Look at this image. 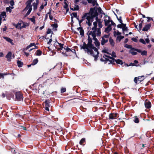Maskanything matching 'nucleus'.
Returning a JSON list of instances; mask_svg holds the SVG:
<instances>
[{"label":"nucleus","instance_id":"nucleus-1","mask_svg":"<svg viewBox=\"0 0 154 154\" xmlns=\"http://www.w3.org/2000/svg\"><path fill=\"white\" fill-rule=\"evenodd\" d=\"M87 34L88 36V43L87 44L84 43L81 48L83 49L88 54L94 57L95 60H96L98 57V52L97 48L92 44V38L94 41V43L96 46L100 45L99 42L96 38V36L97 35V33L89 31L88 32Z\"/></svg>","mask_w":154,"mask_h":154},{"label":"nucleus","instance_id":"nucleus-2","mask_svg":"<svg viewBox=\"0 0 154 154\" xmlns=\"http://www.w3.org/2000/svg\"><path fill=\"white\" fill-rule=\"evenodd\" d=\"M98 14L96 11H95L93 9L91 8L89 13H85L82 17V19L79 21L80 24L83 21L86 19V24L89 27L92 26V23L94 21V18L98 15Z\"/></svg>","mask_w":154,"mask_h":154},{"label":"nucleus","instance_id":"nucleus-3","mask_svg":"<svg viewBox=\"0 0 154 154\" xmlns=\"http://www.w3.org/2000/svg\"><path fill=\"white\" fill-rule=\"evenodd\" d=\"M96 17V21L93 22L94 27H92V32L97 33V35L100 36L101 34L100 29L103 26L102 24V20L98 18L97 17Z\"/></svg>","mask_w":154,"mask_h":154},{"label":"nucleus","instance_id":"nucleus-4","mask_svg":"<svg viewBox=\"0 0 154 154\" xmlns=\"http://www.w3.org/2000/svg\"><path fill=\"white\" fill-rule=\"evenodd\" d=\"M102 52L104 54L103 55V57L105 59V60L108 63H114L115 60L112 57H116V55L115 52H113L112 53L109 54L106 50H103Z\"/></svg>","mask_w":154,"mask_h":154},{"label":"nucleus","instance_id":"nucleus-5","mask_svg":"<svg viewBox=\"0 0 154 154\" xmlns=\"http://www.w3.org/2000/svg\"><path fill=\"white\" fill-rule=\"evenodd\" d=\"M58 44V48H56L57 49V51L58 52H61L62 54L66 56L70 55L72 52L73 53L74 52L72 51L70 49L68 48H66L63 47V44H61L59 43H57Z\"/></svg>","mask_w":154,"mask_h":154},{"label":"nucleus","instance_id":"nucleus-6","mask_svg":"<svg viewBox=\"0 0 154 154\" xmlns=\"http://www.w3.org/2000/svg\"><path fill=\"white\" fill-rule=\"evenodd\" d=\"M32 1H33L32 0H28L26 2V6L23 10V11L24 12H25L26 11H28L26 14V15H28L30 14L32 10V6L31 5V4Z\"/></svg>","mask_w":154,"mask_h":154},{"label":"nucleus","instance_id":"nucleus-7","mask_svg":"<svg viewBox=\"0 0 154 154\" xmlns=\"http://www.w3.org/2000/svg\"><path fill=\"white\" fill-rule=\"evenodd\" d=\"M104 19V21L105 26L110 25L116 26L115 23L111 19L109 16L107 15H105Z\"/></svg>","mask_w":154,"mask_h":154},{"label":"nucleus","instance_id":"nucleus-8","mask_svg":"<svg viewBox=\"0 0 154 154\" xmlns=\"http://www.w3.org/2000/svg\"><path fill=\"white\" fill-rule=\"evenodd\" d=\"M35 46V43H30L29 45L27 46L26 48H24L23 49V51L24 53L25 54L26 57H28L30 54V53H29V52H27L26 51L30 48Z\"/></svg>","mask_w":154,"mask_h":154},{"label":"nucleus","instance_id":"nucleus-9","mask_svg":"<svg viewBox=\"0 0 154 154\" xmlns=\"http://www.w3.org/2000/svg\"><path fill=\"white\" fill-rule=\"evenodd\" d=\"M27 26H28V24L26 25L24 23L20 22L18 23L16 25V27L18 29H21V28H25Z\"/></svg>","mask_w":154,"mask_h":154},{"label":"nucleus","instance_id":"nucleus-10","mask_svg":"<svg viewBox=\"0 0 154 154\" xmlns=\"http://www.w3.org/2000/svg\"><path fill=\"white\" fill-rule=\"evenodd\" d=\"M16 99L18 101L22 100H23V96L20 92H18L15 94Z\"/></svg>","mask_w":154,"mask_h":154},{"label":"nucleus","instance_id":"nucleus-11","mask_svg":"<svg viewBox=\"0 0 154 154\" xmlns=\"http://www.w3.org/2000/svg\"><path fill=\"white\" fill-rule=\"evenodd\" d=\"M117 114L116 113L110 114L109 115V119H113L116 118L117 117Z\"/></svg>","mask_w":154,"mask_h":154},{"label":"nucleus","instance_id":"nucleus-12","mask_svg":"<svg viewBox=\"0 0 154 154\" xmlns=\"http://www.w3.org/2000/svg\"><path fill=\"white\" fill-rule=\"evenodd\" d=\"M145 106L146 108L149 109L151 107V103L150 102L147 101L145 102Z\"/></svg>","mask_w":154,"mask_h":154},{"label":"nucleus","instance_id":"nucleus-13","mask_svg":"<svg viewBox=\"0 0 154 154\" xmlns=\"http://www.w3.org/2000/svg\"><path fill=\"white\" fill-rule=\"evenodd\" d=\"M151 26V24H148L146 25L143 27V31H147L150 28Z\"/></svg>","mask_w":154,"mask_h":154},{"label":"nucleus","instance_id":"nucleus-14","mask_svg":"<svg viewBox=\"0 0 154 154\" xmlns=\"http://www.w3.org/2000/svg\"><path fill=\"white\" fill-rule=\"evenodd\" d=\"M108 26L105 28V32L106 33H108L112 29V28L111 27L112 25H108Z\"/></svg>","mask_w":154,"mask_h":154},{"label":"nucleus","instance_id":"nucleus-15","mask_svg":"<svg viewBox=\"0 0 154 154\" xmlns=\"http://www.w3.org/2000/svg\"><path fill=\"white\" fill-rule=\"evenodd\" d=\"M39 0H36V2L33 3V10H36L37 8V6L38 4Z\"/></svg>","mask_w":154,"mask_h":154},{"label":"nucleus","instance_id":"nucleus-16","mask_svg":"<svg viewBox=\"0 0 154 154\" xmlns=\"http://www.w3.org/2000/svg\"><path fill=\"white\" fill-rule=\"evenodd\" d=\"M78 31H79L80 35L83 36L84 34V31L82 28L81 27H79L77 28Z\"/></svg>","mask_w":154,"mask_h":154},{"label":"nucleus","instance_id":"nucleus-17","mask_svg":"<svg viewBox=\"0 0 154 154\" xmlns=\"http://www.w3.org/2000/svg\"><path fill=\"white\" fill-rule=\"evenodd\" d=\"M136 51V50H135L134 48H131L129 52L132 55H135L137 54Z\"/></svg>","mask_w":154,"mask_h":154},{"label":"nucleus","instance_id":"nucleus-18","mask_svg":"<svg viewBox=\"0 0 154 154\" xmlns=\"http://www.w3.org/2000/svg\"><path fill=\"white\" fill-rule=\"evenodd\" d=\"M11 56L12 54L11 52H8L6 55V57L9 61H11Z\"/></svg>","mask_w":154,"mask_h":154},{"label":"nucleus","instance_id":"nucleus-19","mask_svg":"<svg viewBox=\"0 0 154 154\" xmlns=\"http://www.w3.org/2000/svg\"><path fill=\"white\" fill-rule=\"evenodd\" d=\"M108 42V39H105L102 37V39L101 41V44L102 45H103L105 43Z\"/></svg>","mask_w":154,"mask_h":154},{"label":"nucleus","instance_id":"nucleus-20","mask_svg":"<svg viewBox=\"0 0 154 154\" xmlns=\"http://www.w3.org/2000/svg\"><path fill=\"white\" fill-rule=\"evenodd\" d=\"M122 30L124 32L125 31L127 30V28L126 26V24H123L122 23Z\"/></svg>","mask_w":154,"mask_h":154},{"label":"nucleus","instance_id":"nucleus-21","mask_svg":"<svg viewBox=\"0 0 154 154\" xmlns=\"http://www.w3.org/2000/svg\"><path fill=\"white\" fill-rule=\"evenodd\" d=\"M137 79L138 81L141 82L144 79V77L143 75L140 76L138 77Z\"/></svg>","mask_w":154,"mask_h":154},{"label":"nucleus","instance_id":"nucleus-22","mask_svg":"<svg viewBox=\"0 0 154 154\" xmlns=\"http://www.w3.org/2000/svg\"><path fill=\"white\" fill-rule=\"evenodd\" d=\"M124 38V37L122 35H118L117 37L116 40L120 42L121 40V39H123Z\"/></svg>","mask_w":154,"mask_h":154},{"label":"nucleus","instance_id":"nucleus-23","mask_svg":"<svg viewBox=\"0 0 154 154\" xmlns=\"http://www.w3.org/2000/svg\"><path fill=\"white\" fill-rule=\"evenodd\" d=\"M3 38L8 42H10L11 43H12V40L10 38L5 37H3Z\"/></svg>","mask_w":154,"mask_h":154},{"label":"nucleus","instance_id":"nucleus-24","mask_svg":"<svg viewBox=\"0 0 154 154\" xmlns=\"http://www.w3.org/2000/svg\"><path fill=\"white\" fill-rule=\"evenodd\" d=\"M35 17L33 16L32 18H30L29 19V20H30L34 24H35Z\"/></svg>","mask_w":154,"mask_h":154},{"label":"nucleus","instance_id":"nucleus-25","mask_svg":"<svg viewBox=\"0 0 154 154\" xmlns=\"http://www.w3.org/2000/svg\"><path fill=\"white\" fill-rule=\"evenodd\" d=\"M115 61L118 64H123L122 61L121 60L118 59L116 60H115Z\"/></svg>","mask_w":154,"mask_h":154},{"label":"nucleus","instance_id":"nucleus-26","mask_svg":"<svg viewBox=\"0 0 154 154\" xmlns=\"http://www.w3.org/2000/svg\"><path fill=\"white\" fill-rule=\"evenodd\" d=\"M114 35L115 36H116V35H120L121 33V32H119V31H115L114 32Z\"/></svg>","mask_w":154,"mask_h":154},{"label":"nucleus","instance_id":"nucleus-27","mask_svg":"<svg viewBox=\"0 0 154 154\" xmlns=\"http://www.w3.org/2000/svg\"><path fill=\"white\" fill-rule=\"evenodd\" d=\"M85 138H82L79 142V143L81 145H82L85 142Z\"/></svg>","mask_w":154,"mask_h":154},{"label":"nucleus","instance_id":"nucleus-28","mask_svg":"<svg viewBox=\"0 0 154 154\" xmlns=\"http://www.w3.org/2000/svg\"><path fill=\"white\" fill-rule=\"evenodd\" d=\"M110 44L112 46H113L114 45L115 43L113 39L111 38H110L109 41Z\"/></svg>","mask_w":154,"mask_h":154},{"label":"nucleus","instance_id":"nucleus-29","mask_svg":"<svg viewBox=\"0 0 154 154\" xmlns=\"http://www.w3.org/2000/svg\"><path fill=\"white\" fill-rule=\"evenodd\" d=\"M64 8H65L67 11L68 10V5L66 2H64Z\"/></svg>","mask_w":154,"mask_h":154},{"label":"nucleus","instance_id":"nucleus-30","mask_svg":"<svg viewBox=\"0 0 154 154\" xmlns=\"http://www.w3.org/2000/svg\"><path fill=\"white\" fill-rule=\"evenodd\" d=\"M45 106L50 107L51 106L50 103L48 101H45Z\"/></svg>","mask_w":154,"mask_h":154},{"label":"nucleus","instance_id":"nucleus-31","mask_svg":"<svg viewBox=\"0 0 154 154\" xmlns=\"http://www.w3.org/2000/svg\"><path fill=\"white\" fill-rule=\"evenodd\" d=\"M38 62V60L37 59H34L32 63V65H34L36 64Z\"/></svg>","mask_w":154,"mask_h":154},{"label":"nucleus","instance_id":"nucleus-32","mask_svg":"<svg viewBox=\"0 0 154 154\" xmlns=\"http://www.w3.org/2000/svg\"><path fill=\"white\" fill-rule=\"evenodd\" d=\"M79 7L78 5H75L74 8H72L71 9L74 11L78 10L79 9Z\"/></svg>","mask_w":154,"mask_h":154},{"label":"nucleus","instance_id":"nucleus-33","mask_svg":"<svg viewBox=\"0 0 154 154\" xmlns=\"http://www.w3.org/2000/svg\"><path fill=\"white\" fill-rule=\"evenodd\" d=\"M57 25L56 24H54L52 25V26L53 27V29L54 30H56V28L57 27Z\"/></svg>","mask_w":154,"mask_h":154},{"label":"nucleus","instance_id":"nucleus-34","mask_svg":"<svg viewBox=\"0 0 154 154\" xmlns=\"http://www.w3.org/2000/svg\"><path fill=\"white\" fill-rule=\"evenodd\" d=\"M42 51L39 50H38L36 52V55L38 56H40L42 54Z\"/></svg>","mask_w":154,"mask_h":154},{"label":"nucleus","instance_id":"nucleus-35","mask_svg":"<svg viewBox=\"0 0 154 154\" xmlns=\"http://www.w3.org/2000/svg\"><path fill=\"white\" fill-rule=\"evenodd\" d=\"M17 65L19 67H21L23 65V63L19 61H18L17 62Z\"/></svg>","mask_w":154,"mask_h":154},{"label":"nucleus","instance_id":"nucleus-36","mask_svg":"<svg viewBox=\"0 0 154 154\" xmlns=\"http://www.w3.org/2000/svg\"><path fill=\"white\" fill-rule=\"evenodd\" d=\"M125 47L128 48H130L131 49L132 48V46L131 45H129L127 44L125 45Z\"/></svg>","mask_w":154,"mask_h":154},{"label":"nucleus","instance_id":"nucleus-37","mask_svg":"<svg viewBox=\"0 0 154 154\" xmlns=\"http://www.w3.org/2000/svg\"><path fill=\"white\" fill-rule=\"evenodd\" d=\"M147 52L146 51H143L141 52V54L142 55H146Z\"/></svg>","mask_w":154,"mask_h":154},{"label":"nucleus","instance_id":"nucleus-38","mask_svg":"<svg viewBox=\"0 0 154 154\" xmlns=\"http://www.w3.org/2000/svg\"><path fill=\"white\" fill-rule=\"evenodd\" d=\"M48 14H49V16L50 19L51 20H52L53 19V17L51 15V12H49L48 13Z\"/></svg>","mask_w":154,"mask_h":154},{"label":"nucleus","instance_id":"nucleus-39","mask_svg":"<svg viewBox=\"0 0 154 154\" xmlns=\"http://www.w3.org/2000/svg\"><path fill=\"white\" fill-rule=\"evenodd\" d=\"M10 4L12 6L11 7V9H13V7H12L14 5V2L13 0H11L10 2Z\"/></svg>","mask_w":154,"mask_h":154},{"label":"nucleus","instance_id":"nucleus-40","mask_svg":"<svg viewBox=\"0 0 154 154\" xmlns=\"http://www.w3.org/2000/svg\"><path fill=\"white\" fill-rule=\"evenodd\" d=\"M134 122L136 123H138L139 122L138 119L136 116H135V117Z\"/></svg>","mask_w":154,"mask_h":154},{"label":"nucleus","instance_id":"nucleus-41","mask_svg":"<svg viewBox=\"0 0 154 154\" xmlns=\"http://www.w3.org/2000/svg\"><path fill=\"white\" fill-rule=\"evenodd\" d=\"M109 35H104L102 38H105V39H108V38L109 37Z\"/></svg>","mask_w":154,"mask_h":154},{"label":"nucleus","instance_id":"nucleus-42","mask_svg":"<svg viewBox=\"0 0 154 154\" xmlns=\"http://www.w3.org/2000/svg\"><path fill=\"white\" fill-rule=\"evenodd\" d=\"M6 10L7 11L11 13V9L10 8V7H7L6 8Z\"/></svg>","mask_w":154,"mask_h":154},{"label":"nucleus","instance_id":"nucleus-43","mask_svg":"<svg viewBox=\"0 0 154 154\" xmlns=\"http://www.w3.org/2000/svg\"><path fill=\"white\" fill-rule=\"evenodd\" d=\"M140 42L143 43V44H146V42L143 39H142V38H141L140 39Z\"/></svg>","mask_w":154,"mask_h":154},{"label":"nucleus","instance_id":"nucleus-44","mask_svg":"<svg viewBox=\"0 0 154 154\" xmlns=\"http://www.w3.org/2000/svg\"><path fill=\"white\" fill-rule=\"evenodd\" d=\"M66 91V89L65 88H62L61 89V93H63Z\"/></svg>","mask_w":154,"mask_h":154},{"label":"nucleus","instance_id":"nucleus-45","mask_svg":"<svg viewBox=\"0 0 154 154\" xmlns=\"http://www.w3.org/2000/svg\"><path fill=\"white\" fill-rule=\"evenodd\" d=\"M52 32L51 30V29H48L47 31V34H49L51 33Z\"/></svg>","mask_w":154,"mask_h":154},{"label":"nucleus","instance_id":"nucleus-46","mask_svg":"<svg viewBox=\"0 0 154 154\" xmlns=\"http://www.w3.org/2000/svg\"><path fill=\"white\" fill-rule=\"evenodd\" d=\"M131 40L133 41H134V42H137V38H131Z\"/></svg>","mask_w":154,"mask_h":154},{"label":"nucleus","instance_id":"nucleus-47","mask_svg":"<svg viewBox=\"0 0 154 154\" xmlns=\"http://www.w3.org/2000/svg\"><path fill=\"white\" fill-rule=\"evenodd\" d=\"M44 8V5H42L40 7V11H41Z\"/></svg>","mask_w":154,"mask_h":154},{"label":"nucleus","instance_id":"nucleus-48","mask_svg":"<svg viewBox=\"0 0 154 154\" xmlns=\"http://www.w3.org/2000/svg\"><path fill=\"white\" fill-rule=\"evenodd\" d=\"M118 20L119 21L120 23H122V20L121 19V17H120L119 18L117 17Z\"/></svg>","mask_w":154,"mask_h":154},{"label":"nucleus","instance_id":"nucleus-49","mask_svg":"<svg viewBox=\"0 0 154 154\" xmlns=\"http://www.w3.org/2000/svg\"><path fill=\"white\" fill-rule=\"evenodd\" d=\"M1 15L2 16H5L6 15V13L5 12H3L1 13Z\"/></svg>","mask_w":154,"mask_h":154},{"label":"nucleus","instance_id":"nucleus-50","mask_svg":"<svg viewBox=\"0 0 154 154\" xmlns=\"http://www.w3.org/2000/svg\"><path fill=\"white\" fill-rule=\"evenodd\" d=\"M6 75V74H4L3 73H0V76L3 78H4V75Z\"/></svg>","mask_w":154,"mask_h":154},{"label":"nucleus","instance_id":"nucleus-51","mask_svg":"<svg viewBox=\"0 0 154 154\" xmlns=\"http://www.w3.org/2000/svg\"><path fill=\"white\" fill-rule=\"evenodd\" d=\"M142 27V23H140L139 25V28L140 29H141Z\"/></svg>","mask_w":154,"mask_h":154},{"label":"nucleus","instance_id":"nucleus-52","mask_svg":"<svg viewBox=\"0 0 154 154\" xmlns=\"http://www.w3.org/2000/svg\"><path fill=\"white\" fill-rule=\"evenodd\" d=\"M122 24L121 23V24H119L117 25V27L118 28H122Z\"/></svg>","mask_w":154,"mask_h":154},{"label":"nucleus","instance_id":"nucleus-53","mask_svg":"<svg viewBox=\"0 0 154 154\" xmlns=\"http://www.w3.org/2000/svg\"><path fill=\"white\" fill-rule=\"evenodd\" d=\"M145 40L147 43H148L149 42V40L148 38H146Z\"/></svg>","mask_w":154,"mask_h":154},{"label":"nucleus","instance_id":"nucleus-54","mask_svg":"<svg viewBox=\"0 0 154 154\" xmlns=\"http://www.w3.org/2000/svg\"><path fill=\"white\" fill-rule=\"evenodd\" d=\"M137 77H135V78H134V82L135 83H137Z\"/></svg>","mask_w":154,"mask_h":154},{"label":"nucleus","instance_id":"nucleus-55","mask_svg":"<svg viewBox=\"0 0 154 154\" xmlns=\"http://www.w3.org/2000/svg\"><path fill=\"white\" fill-rule=\"evenodd\" d=\"M147 18L148 19V21L150 20H152V18L149 17H147Z\"/></svg>","mask_w":154,"mask_h":154},{"label":"nucleus","instance_id":"nucleus-56","mask_svg":"<svg viewBox=\"0 0 154 154\" xmlns=\"http://www.w3.org/2000/svg\"><path fill=\"white\" fill-rule=\"evenodd\" d=\"M72 14L74 17H76L77 16V14L76 13H73Z\"/></svg>","mask_w":154,"mask_h":154},{"label":"nucleus","instance_id":"nucleus-57","mask_svg":"<svg viewBox=\"0 0 154 154\" xmlns=\"http://www.w3.org/2000/svg\"><path fill=\"white\" fill-rule=\"evenodd\" d=\"M131 65H132V66H136L135 65V63H131L130 64V65H128V66H130Z\"/></svg>","mask_w":154,"mask_h":154},{"label":"nucleus","instance_id":"nucleus-58","mask_svg":"<svg viewBox=\"0 0 154 154\" xmlns=\"http://www.w3.org/2000/svg\"><path fill=\"white\" fill-rule=\"evenodd\" d=\"M52 41V40L51 39H50L49 41L48 42V44H50V43Z\"/></svg>","mask_w":154,"mask_h":154},{"label":"nucleus","instance_id":"nucleus-59","mask_svg":"<svg viewBox=\"0 0 154 154\" xmlns=\"http://www.w3.org/2000/svg\"><path fill=\"white\" fill-rule=\"evenodd\" d=\"M48 107H47V106H45V109L46 110H48V111H49V109L48 108Z\"/></svg>","mask_w":154,"mask_h":154},{"label":"nucleus","instance_id":"nucleus-60","mask_svg":"<svg viewBox=\"0 0 154 154\" xmlns=\"http://www.w3.org/2000/svg\"><path fill=\"white\" fill-rule=\"evenodd\" d=\"M20 127H22L24 130H26V127H24V126H21Z\"/></svg>","mask_w":154,"mask_h":154},{"label":"nucleus","instance_id":"nucleus-61","mask_svg":"<svg viewBox=\"0 0 154 154\" xmlns=\"http://www.w3.org/2000/svg\"><path fill=\"white\" fill-rule=\"evenodd\" d=\"M3 53L2 52L0 53V57H3Z\"/></svg>","mask_w":154,"mask_h":154},{"label":"nucleus","instance_id":"nucleus-62","mask_svg":"<svg viewBox=\"0 0 154 154\" xmlns=\"http://www.w3.org/2000/svg\"><path fill=\"white\" fill-rule=\"evenodd\" d=\"M93 0H87L88 2L89 3H91L92 2Z\"/></svg>","mask_w":154,"mask_h":154},{"label":"nucleus","instance_id":"nucleus-63","mask_svg":"<svg viewBox=\"0 0 154 154\" xmlns=\"http://www.w3.org/2000/svg\"><path fill=\"white\" fill-rule=\"evenodd\" d=\"M134 62L135 63H138V61L137 60H134Z\"/></svg>","mask_w":154,"mask_h":154},{"label":"nucleus","instance_id":"nucleus-64","mask_svg":"<svg viewBox=\"0 0 154 154\" xmlns=\"http://www.w3.org/2000/svg\"><path fill=\"white\" fill-rule=\"evenodd\" d=\"M44 26H43L42 27H41L40 28V30H42V29L43 28H44Z\"/></svg>","mask_w":154,"mask_h":154}]
</instances>
